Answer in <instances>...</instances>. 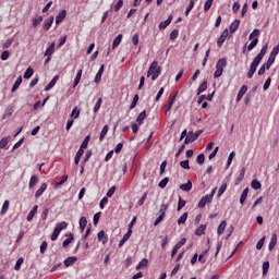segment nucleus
<instances>
[{"label": "nucleus", "mask_w": 279, "mask_h": 279, "mask_svg": "<svg viewBox=\"0 0 279 279\" xmlns=\"http://www.w3.org/2000/svg\"><path fill=\"white\" fill-rule=\"evenodd\" d=\"M161 71L162 68L158 65V61H154L148 69L147 77H151L153 82H155L160 76Z\"/></svg>", "instance_id": "obj_1"}, {"label": "nucleus", "mask_w": 279, "mask_h": 279, "mask_svg": "<svg viewBox=\"0 0 279 279\" xmlns=\"http://www.w3.org/2000/svg\"><path fill=\"white\" fill-rule=\"evenodd\" d=\"M211 202H213V199L210 198V196L208 194H206L198 202V208H205L206 204H210Z\"/></svg>", "instance_id": "obj_2"}, {"label": "nucleus", "mask_w": 279, "mask_h": 279, "mask_svg": "<svg viewBox=\"0 0 279 279\" xmlns=\"http://www.w3.org/2000/svg\"><path fill=\"white\" fill-rule=\"evenodd\" d=\"M228 28H226L225 31H222L220 37L217 40V46L218 47H223V43H226V38H228Z\"/></svg>", "instance_id": "obj_3"}, {"label": "nucleus", "mask_w": 279, "mask_h": 279, "mask_svg": "<svg viewBox=\"0 0 279 279\" xmlns=\"http://www.w3.org/2000/svg\"><path fill=\"white\" fill-rule=\"evenodd\" d=\"M171 21H173V15H169V17L161 22L159 24V29L162 31V29H167V27H169V25H171Z\"/></svg>", "instance_id": "obj_4"}, {"label": "nucleus", "mask_w": 279, "mask_h": 279, "mask_svg": "<svg viewBox=\"0 0 279 279\" xmlns=\"http://www.w3.org/2000/svg\"><path fill=\"white\" fill-rule=\"evenodd\" d=\"M51 25H53V16H50L49 19L45 20L43 29H45V32H49V29H51Z\"/></svg>", "instance_id": "obj_5"}, {"label": "nucleus", "mask_w": 279, "mask_h": 279, "mask_svg": "<svg viewBox=\"0 0 279 279\" xmlns=\"http://www.w3.org/2000/svg\"><path fill=\"white\" fill-rule=\"evenodd\" d=\"M277 243H278V235L276 233H274L271 235L270 242L268 244L269 252H271L274 250V247H276Z\"/></svg>", "instance_id": "obj_6"}, {"label": "nucleus", "mask_w": 279, "mask_h": 279, "mask_svg": "<svg viewBox=\"0 0 279 279\" xmlns=\"http://www.w3.org/2000/svg\"><path fill=\"white\" fill-rule=\"evenodd\" d=\"M47 191V183H43L41 186L36 191L35 198L38 199L39 197H43V193Z\"/></svg>", "instance_id": "obj_7"}, {"label": "nucleus", "mask_w": 279, "mask_h": 279, "mask_svg": "<svg viewBox=\"0 0 279 279\" xmlns=\"http://www.w3.org/2000/svg\"><path fill=\"white\" fill-rule=\"evenodd\" d=\"M77 263V257L75 256H70L64 259L63 264L65 267H71L72 265H75Z\"/></svg>", "instance_id": "obj_8"}, {"label": "nucleus", "mask_w": 279, "mask_h": 279, "mask_svg": "<svg viewBox=\"0 0 279 279\" xmlns=\"http://www.w3.org/2000/svg\"><path fill=\"white\" fill-rule=\"evenodd\" d=\"M245 93H247V85H243L241 87V89L239 90L238 96H236V104H239V101H241L243 99V95H245Z\"/></svg>", "instance_id": "obj_9"}, {"label": "nucleus", "mask_w": 279, "mask_h": 279, "mask_svg": "<svg viewBox=\"0 0 279 279\" xmlns=\"http://www.w3.org/2000/svg\"><path fill=\"white\" fill-rule=\"evenodd\" d=\"M58 80H60V76L54 75L52 77V80L50 81V83L45 87V90H51V88H53V86H56V84H58Z\"/></svg>", "instance_id": "obj_10"}, {"label": "nucleus", "mask_w": 279, "mask_h": 279, "mask_svg": "<svg viewBox=\"0 0 279 279\" xmlns=\"http://www.w3.org/2000/svg\"><path fill=\"white\" fill-rule=\"evenodd\" d=\"M66 19V10H62L57 16H56V24L60 25L61 22Z\"/></svg>", "instance_id": "obj_11"}, {"label": "nucleus", "mask_w": 279, "mask_h": 279, "mask_svg": "<svg viewBox=\"0 0 279 279\" xmlns=\"http://www.w3.org/2000/svg\"><path fill=\"white\" fill-rule=\"evenodd\" d=\"M56 52V43H52L45 52L46 58H51V56H53V53Z\"/></svg>", "instance_id": "obj_12"}, {"label": "nucleus", "mask_w": 279, "mask_h": 279, "mask_svg": "<svg viewBox=\"0 0 279 279\" xmlns=\"http://www.w3.org/2000/svg\"><path fill=\"white\" fill-rule=\"evenodd\" d=\"M239 25H241V21L234 20V21L231 23L230 27H229V32H230L231 34H234V32H236V29H239Z\"/></svg>", "instance_id": "obj_13"}, {"label": "nucleus", "mask_w": 279, "mask_h": 279, "mask_svg": "<svg viewBox=\"0 0 279 279\" xmlns=\"http://www.w3.org/2000/svg\"><path fill=\"white\" fill-rule=\"evenodd\" d=\"M180 189H181V191L189 193V191H191V189H193V182H191V180H189L186 183L181 184Z\"/></svg>", "instance_id": "obj_14"}, {"label": "nucleus", "mask_w": 279, "mask_h": 279, "mask_svg": "<svg viewBox=\"0 0 279 279\" xmlns=\"http://www.w3.org/2000/svg\"><path fill=\"white\" fill-rule=\"evenodd\" d=\"M21 84H23V76H19L15 81V83L12 86L11 93H16V90H19V86H21Z\"/></svg>", "instance_id": "obj_15"}, {"label": "nucleus", "mask_w": 279, "mask_h": 279, "mask_svg": "<svg viewBox=\"0 0 279 279\" xmlns=\"http://www.w3.org/2000/svg\"><path fill=\"white\" fill-rule=\"evenodd\" d=\"M98 241H101L102 245H106V243H108V235H106V232L104 230L98 232Z\"/></svg>", "instance_id": "obj_16"}, {"label": "nucleus", "mask_w": 279, "mask_h": 279, "mask_svg": "<svg viewBox=\"0 0 279 279\" xmlns=\"http://www.w3.org/2000/svg\"><path fill=\"white\" fill-rule=\"evenodd\" d=\"M267 45L263 46L260 52L255 57V60L262 62L263 58H265V53H267Z\"/></svg>", "instance_id": "obj_17"}, {"label": "nucleus", "mask_w": 279, "mask_h": 279, "mask_svg": "<svg viewBox=\"0 0 279 279\" xmlns=\"http://www.w3.org/2000/svg\"><path fill=\"white\" fill-rule=\"evenodd\" d=\"M145 119H147V111H142L137 118H136V123H138V125H143V121H145Z\"/></svg>", "instance_id": "obj_18"}, {"label": "nucleus", "mask_w": 279, "mask_h": 279, "mask_svg": "<svg viewBox=\"0 0 279 279\" xmlns=\"http://www.w3.org/2000/svg\"><path fill=\"white\" fill-rule=\"evenodd\" d=\"M36 213H38V205H35L33 209L29 211L27 216V221H33L34 217H36Z\"/></svg>", "instance_id": "obj_19"}, {"label": "nucleus", "mask_w": 279, "mask_h": 279, "mask_svg": "<svg viewBox=\"0 0 279 279\" xmlns=\"http://www.w3.org/2000/svg\"><path fill=\"white\" fill-rule=\"evenodd\" d=\"M86 226H88V220L86 219V217H81L80 218L81 232H84V230H86Z\"/></svg>", "instance_id": "obj_20"}, {"label": "nucleus", "mask_w": 279, "mask_h": 279, "mask_svg": "<svg viewBox=\"0 0 279 279\" xmlns=\"http://www.w3.org/2000/svg\"><path fill=\"white\" fill-rule=\"evenodd\" d=\"M208 89V82L204 81L198 89H197V95H202V93H206V90Z\"/></svg>", "instance_id": "obj_21"}, {"label": "nucleus", "mask_w": 279, "mask_h": 279, "mask_svg": "<svg viewBox=\"0 0 279 279\" xmlns=\"http://www.w3.org/2000/svg\"><path fill=\"white\" fill-rule=\"evenodd\" d=\"M228 64V61L226 59H219L217 64H216V69H220L221 71H223V69H226V65Z\"/></svg>", "instance_id": "obj_22"}, {"label": "nucleus", "mask_w": 279, "mask_h": 279, "mask_svg": "<svg viewBox=\"0 0 279 279\" xmlns=\"http://www.w3.org/2000/svg\"><path fill=\"white\" fill-rule=\"evenodd\" d=\"M38 184V177L36 174L31 177V180L28 182V189H34Z\"/></svg>", "instance_id": "obj_23"}, {"label": "nucleus", "mask_w": 279, "mask_h": 279, "mask_svg": "<svg viewBox=\"0 0 279 279\" xmlns=\"http://www.w3.org/2000/svg\"><path fill=\"white\" fill-rule=\"evenodd\" d=\"M121 40H123V35L119 34L114 39L112 44V49H117L119 45H121Z\"/></svg>", "instance_id": "obj_24"}, {"label": "nucleus", "mask_w": 279, "mask_h": 279, "mask_svg": "<svg viewBox=\"0 0 279 279\" xmlns=\"http://www.w3.org/2000/svg\"><path fill=\"white\" fill-rule=\"evenodd\" d=\"M11 138H12L11 136L3 137L0 141V149H5V147H8V144L10 143Z\"/></svg>", "instance_id": "obj_25"}, {"label": "nucleus", "mask_w": 279, "mask_h": 279, "mask_svg": "<svg viewBox=\"0 0 279 279\" xmlns=\"http://www.w3.org/2000/svg\"><path fill=\"white\" fill-rule=\"evenodd\" d=\"M227 226H228V222L226 220H222L218 226L217 233L221 235V233L225 232Z\"/></svg>", "instance_id": "obj_26"}, {"label": "nucleus", "mask_w": 279, "mask_h": 279, "mask_svg": "<svg viewBox=\"0 0 279 279\" xmlns=\"http://www.w3.org/2000/svg\"><path fill=\"white\" fill-rule=\"evenodd\" d=\"M147 265H149V260H147V258H143L136 266V269H145V267H147Z\"/></svg>", "instance_id": "obj_27"}, {"label": "nucleus", "mask_w": 279, "mask_h": 279, "mask_svg": "<svg viewBox=\"0 0 279 279\" xmlns=\"http://www.w3.org/2000/svg\"><path fill=\"white\" fill-rule=\"evenodd\" d=\"M206 232V225H201L196 230H195V235L196 236H202Z\"/></svg>", "instance_id": "obj_28"}, {"label": "nucleus", "mask_w": 279, "mask_h": 279, "mask_svg": "<svg viewBox=\"0 0 279 279\" xmlns=\"http://www.w3.org/2000/svg\"><path fill=\"white\" fill-rule=\"evenodd\" d=\"M69 238L68 239H65L64 241H63V243H62V246L63 247H69V245H71V243H73V233H70L69 235H68Z\"/></svg>", "instance_id": "obj_29"}, {"label": "nucleus", "mask_w": 279, "mask_h": 279, "mask_svg": "<svg viewBox=\"0 0 279 279\" xmlns=\"http://www.w3.org/2000/svg\"><path fill=\"white\" fill-rule=\"evenodd\" d=\"M243 178H245V168H242L240 174L235 180V184L239 185L240 182H243Z\"/></svg>", "instance_id": "obj_30"}, {"label": "nucleus", "mask_w": 279, "mask_h": 279, "mask_svg": "<svg viewBox=\"0 0 279 279\" xmlns=\"http://www.w3.org/2000/svg\"><path fill=\"white\" fill-rule=\"evenodd\" d=\"M259 64H260V61H258L257 59H254L253 62L251 63L250 71L253 73H256V69L258 68Z\"/></svg>", "instance_id": "obj_31"}, {"label": "nucleus", "mask_w": 279, "mask_h": 279, "mask_svg": "<svg viewBox=\"0 0 279 279\" xmlns=\"http://www.w3.org/2000/svg\"><path fill=\"white\" fill-rule=\"evenodd\" d=\"M247 193H250V190L244 189L241 196H240V204H245V199H247Z\"/></svg>", "instance_id": "obj_32"}, {"label": "nucleus", "mask_w": 279, "mask_h": 279, "mask_svg": "<svg viewBox=\"0 0 279 279\" xmlns=\"http://www.w3.org/2000/svg\"><path fill=\"white\" fill-rule=\"evenodd\" d=\"M43 23V15H37L33 19V27H38Z\"/></svg>", "instance_id": "obj_33"}, {"label": "nucleus", "mask_w": 279, "mask_h": 279, "mask_svg": "<svg viewBox=\"0 0 279 279\" xmlns=\"http://www.w3.org/2000/svg\"><path fill=\"white\" fill-rule=\"evenodd\" d=\"M251 186L254 189V191H258L263 185L260 184V181L255 179L251 182Z\"/></svg>", "instance_id": "obj_34"}, {"label": "nucleus", "mask_w": 279, "mask_h": 279, "mask_svg": "<svg viewBox=\"0 0 279 279\" xmlns=\"http://www.w3.org/2000/svg\"><path fill=\"white\" fill-rule=\"evenodd\" d=\"M186 219H189V213H184L179 219L178 225L183 226V223H186Z\"/></svg>", "instance_id": "obj_35"}, {"label": "nucleus", "mask_w": 279, "mask_h": 279, "mask_svg": "<svg viewBox=\"0 0 279 279\" xmlns=\"http://www.w3.org/2000/svg\"><path fill=\"white\" fill-rule=\"evenodd\" d=\"M69 227V223H66V221H62L60 223H58L54 229H57L59 232L61 230H66V228Z\"/></svg>", "instance_id": "obj_36"}, {"label": "nucleus", "mask_w": 279, "mask_h": 279, "mask_svg": "<svg viewBox=\"0 0 279 279\" xmlns=\"http://www.w3.org/2000/svg\"><path fill=\"white\" fill-rule=\"evenodd\" d=\"M34 75V69L32 66L27 68L24 73V80H29Z\"/></svg>", "instance_id": "obj_37"}, {"label": "nucleus", "mask_w": 279, "mask_h": 279, "mask_svg": "<svg viewBox=\"0 0 279 279\" xmlns=\"http://www.w3.org/2000/svg\"><path fill=\"white\" fill-rule=\"evenodd\" d=\"M82 73L83 71L80 70L74 78V85H73V88H75L77 86V84H80L81 80H82Z\"/></svg>", "instance_id": "obj_38"}, {"label": "nucleus", "mask_w": 279, "mask_h": 279, "mask_svg": "<svg viewBox=\"0 0 279 279\" xmlns=\"http://www.w3.org/2000/svg\"><path fill=\"white\" fill-rule=\"evenodd\" d=\"M274 62H276V58L274 57H269L267 62L264 63V65L266 66V70L269 71V69H271V64H274Z\"/></svg>", "instance_id": "obj_39"}, {"label": "nucleus", "mask_w": 279, "mask_h": 279, "mask_svg": "<svg viewBox=\"0 0 279 279\" xmlns=\"http://www.w3.org/2000/svg\"><path fill=\"white\" fill-rule=\"evenodd\" d=\"M70 117L71 119H80V109L77 107H74Z\"/></svg>", "instance_id": "obj_40"}, {"label": "nucleus", "mask_w": 279, "mask_h": 279, "mask_svg": "<svg viewBox=\"0 0 279 279\" xmlns=\"http://www.w3.org/2000/svg\"><path fill=\"white\" fill-rule=\"evenodd\" d=\"M108 125H105L100 132V136H99V141H104V138H106V135L108 134Z\"/></svg>", "instance_id": "obj_41"}, {"label": "nucleus", "mask_w": 279, "mask_h": 279, "mask_svg": "<svg viewBox=\"0 0 279 279\" xmlns=\"http://www.w3.org/2000/svg\"><path fill=\"white\" fill-rule=\"evenodd\" d=\"M138 104V94H136L134 97H133V100L130 105V110H134L136 108V105Z\"/></svg>", "instance_id": "obj_42"}, {"label": "nucleus", "mask_w": 279, "mask_h": 279, "mask_svg": "<svg viewBox=\"0 0 279 279\" xmlns=\"http://www.w3.org/2000/svg\"><path fill=\"white\" fill-rule=\"evenodd\" d=\"M169 184V177L163 178L159 183L158 186L159 189H165Z\"/></svg>", "instance_id": "obj_43"}, {"label": "nucleus", "mask_w": 279, "mask_h": 279, "mask_svg": "<svg viewBox=\"0 0 279 279\" xmlns=\"http://www.w3.org/2000/svg\"><path fill=\"white\" fill-rule=\"evenodd\" d=\"M228 189V183H223L219 190H218V197H221L223 193H226V190Z\"/></svg>", "instance_id": "obj_44"}, {"label": "nucleus", "mask_w": 279, "mask_h": 279, "mask_svg": "<svg viewBox=\"0 0 279 279\" xmlns=\"http://www.w3.org/2000/svg\"><path fill=\"white\" fill-rule=\"evenodd\" d=\"M8 208H10V201H4L1 208V215H5V213H8Z\"/></svg>", "instance_id": "obj_45"}, {"label": "nucleus", "mask_w": 279, "mask_h": 279, "mask_svg": "<svg viewBox=\"0 0 279 279\" xmlns=\"http://www.w3.org/2000/svg\"><path fill=\"white\" fill-rule=\"evenodd\" d=\"M256 45H258V38H253L252 41L250 43V45L247 46V50L252 51V49H254V47H256Z\"/></svg>", "instance_id": "obj_46"}, {"label": "nucleus", "mask_w": 279, "mask_h": 279, "mask_svg": "<svg viewBox=\"0 0 279 279\" xmlns=\"http://www.w3.org/2000/svg\"><path fill=\"white\" fill-rule=\"evenodd\" d=\"M166 214L162 213L158 216V218L155 220L154 226H159V223H162V221L165 220Z\"/></svg>", "instance_id": "obj_47"}, {"label": "nucleus", "mask_w": 279, "mask_h": 279, "mask_svg": "<svg viewBox=\"0 0 279 279\" xmlns=\"http://www.w3.org/2000/svg\"><path fill=\"white\" fill-rule=\"evenodd\" d=\"M90 141V136L89 135H87L86 137H85V140L82 142V144H81V149H86L87 147H88V142Z\"/></svg>", "instance_id": "obj_48"}, {"label": "nucleus", "mask_w": 279, "mask_h": 279, "mask_svg": "<svg viewBox=\"0 0 279 279\" xmlns=\"http://www.w3.org/2000/svg\"><path fill=\"white\" fill-rule=\"evenodd\" d=\"M101 104H104V100L99 98L94 107V112L97 113L99 112V109L101 108Z\"/></svg>", "instance_id": "obj_49"}, {"label": "nucleus", "mask_w": 279, "mask_h": 279, "mask_svg": "<svg viewBox=\"0 0 279 279\" xmlns=\"http://www.w3.org/2000/svg\"><path fill=\"white\" fill-rule=\"evenodd\" d=\"M184 206H186V201L182 199V197L180 196L178 202V210H182Z\"/></svg>", "instance_id": "obj_50"}, {"label": "nucleus", "mask_w": 279, "mask_h": 279, "mask_svg": "<svg viewBox=\"0 0 279 279\" xmlns=\"http://www.w3.org/2000/svg\"><path fill=\"white\" fill-rule=\"evenodd\" d=\"M269 271V262L263 263V276H267V272Z\"/></svg>", "instance_id": "obj_51"}, {"label": "nucleus", "mask_w": 279, "mask_h": 279, "mask_svg": "<svg viewBox=\"0 0 279 279\" xmlns=\"http://www.w3.org/2000/svg\"><path fill=\"white\" fill-rule=\"evenodd\" d=\"M58 236H60V231L57 229H53V232L50 236L51 241H58Z\"/></svg>", "instance_id": "obj_52"}, {"label": "nucleus", "mask_w": 279, "mask_h": 279, "mask_svg": "<svg viewBox=\"0 0 279 279\" xmlns=\"http://www.w3.org/2000/svg\"><path fill=\"white\" fill-rule=\"evenodd\" d=\"M257 36H260V29H258V28H255L252 33H251V35H250V40H252V38H257Z\"/></svg>", "instance_id": "obj_53"}, {"label": "nucleus", "mask_w": 279, "mask_h": 279, "mask_svg": "<svg viewBox=\"0 0 279 279\" xmlns=\"http://www.w3.org/2000/svg\"><path fill=\"white\" fill-rule=\"evenodd\" d=\"M278 53H279V44L276 46V47H274V49H272V51L270 52V58H275L276 59V56H278Z\"/></svg>", "instance_id": "obj_54"}, {"label": "nucleus", "mask_w": 279, "mask_h": 279, "mask_svg": "<svg viewBox=\"0 0 279 279\" xmlns=\"http://www.w3.org/2000/svg\"><path fill=\"white\" fill-rule=\"evenodd\" d=\"M213 1H215V0H207L205 2V5H204V11L205 12H208V10H210V8H213Z\"/></svg>", "instance_id": "obj_55"}, {"label": "nucleus", "mask_w": 279, "mask_h": 279, "mask_svg": "<svg viewBox=\"0 0 279 279\" xmlns=\"http://www.w3.org/2000/svg\"><path fill=\"white\" fill-rule=\"evenodd\" d=\"M123 8V0H119L113 7L114 12H119Z\"/></svg>", "instance_id": "obj_56"}, {"label": "nucleus", "mask_w": 279, "mask_h": 279, "mask_svg": "<svg viewBox=\"0 0 279 279\" xmlns=\"http://www.w3.org/2000/svg\"><path fill=\"white\" fill-rule=\"evenodd\" d=\"M265 236H263L256 244V250H263V246L265 245Z\"/></svg>", "instance_id": "obj_57"}, {"label": "nucleus", "mask_w": 279, "mask_h": 279, "mask_svg": "<svg viewBox=\"0 0 279 279\" xmlns=\"http://www.w3.org/2000/svg\"><path fill=\"white\" fill-rule=\"evenodd\" d=\"M180 167H182V169H191V166H189V159L180 161Z\"/></svg>", "instance_id": "obj_58"}, {"label": "nucleus", "mask_w": 279, "mask_h": 279, "mask_svg": "<svg viewBox=\"0 0 279 279\" xmlns=\"http://www.w3.org/2000/svg\"><path fill=\"white\" fill-rule=\"evenodd\" d=\"M179 32L178 29H173L171 33H170V40H175L179 36Z\"/></svg>", "instance_id": "obj_59"}, {"label": "nucleus", "mask_w": 279, "mask_h": 279, "mask_svg": "<svg viewBox=\"0 0 279 279\" xmlns=\"http://www.w3.org/2000/svg\"><path fill=\"white\" fill-rule=\"evenodd\" d=\"M204 160H206V157L204 156V154H199L196 158L197 165H202Z\"/></svg>", "instance_id": "obj_60"}, {"label": "nucleus", "mask_w": 279, "mask_h": 279, "mask_svg": "<svg viewBox=\"0 0 279 279\" xmlns=\"http://www.w3.org/2000/svg\"><path fill=\"white\" fill-rule=\"evenodd\" d=\"M117 191V186H111L107 192V197H112L114 195V192Z\"/></svg>", "instance_id": "obj_61"}, {"label": "nucleus", "mask_w": 279, "mask_h": 279, "mask_svg": "<svg viewBox=\"0 0 279 279\" xmlns=\"http://www.w3.org/2000/svg\"><path fill=\"white\" fill-rule=\"evenodd\" d=\"M10 58V51L8 50H4L2 53H1V60L5 61Z\"/></svg>", "instance_id": "obj_62"}, {"label": "nucleus", "mask_w": 279, "mask_h": 279, "mask_svg": "<svg viewBox=\"0 0 279 279\" xmlns=\"http://www.w3.org/2000/svg\"><path fill=\"white\" fill-rule=\"evenodd\" d=\"M106 204H108V197H104L100 203H99V207L101 210H104Z\"/></svg>", "instance_id": "obj_63"}, {"label": "nucleus", "mask_w": 279, "mask_h": 279, "mask_svg": "<svg viewBox=\"0 0 279 279\" xmlns=\"http://www.w3.org/2000/svg\"><path fill=\"white\" fill-rule=\"evenodd\" d=\"M48 244L47 242H43L40 245V254H45L47 252Z\"/></svg>", "instance_id": "obj_64"}]
</instances>
